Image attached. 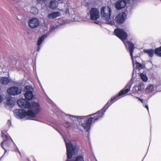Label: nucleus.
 I'll return each instance as SVG.
<instances>
[{"instance_id": "18", "label": "nucleus", "mask_w": 161, "mask_h": 161, "mask_svg": "<svg viewBox=\"0 0 161 161\" xmlns=\"http://www.w3.org/2000/svg\"><path fill=\"white\" fill-rule=\"evenodd\" d=\"M60 15L59 12H56L52 13L49 14L47 16V18L49 19H53L55 18Z\"/></svg>"}, {"instance_id": "15", "label": "nucleus", "mask_w": 161, "mask_h": 161, "mask_svg": "<svg viewBox=\"0 0 161 161\" xmlns=\"http://www.w3.org/2000/svg\"><path fill=\"white\" fill-rule=\"evenodd\" d=\"M126 18V14L124 12L119 14L116 17L115 20L119 23H121L124 22Z\"/></svg>"}, {"instance_id": "34", "label": "nucleus", "mask_w": 161, "mask_h": 161, "mask_svg": "<svg viewBox=\"0 0 161 161\" xmlns=\"http://www.w3.org/2000/svg\"><path fill=\"white\" fill-rule=\"evenodd\" d=\"M7 123L8 125L9 126L11 124V121L9 120H8Z\"/></svg>"}, {"instance_id": "14", "label": "nucleus", "mask_w": 161, "mask_h": 161, "mask_svg": "<svg viewBox=\"0 0 161 161\" xmlns=\"http://www.w3.org/2000/svg\"><path fill=\"white\" fill-rule=\"evenodd\" d=\"M18 105L21 108L28 109L30 106V103L24 99H19L17 101Z\"/></svg>"}, {"instance_id": "28", "label": "nucleus", "mask_w": 161, "mask_h": 161, "mask_svg": "<svg viewBox=\"0 0 161 161\" xmlns=\"http://www.w3.org/2000/svg\"><path fill=\"white\" fill-rule=\"evenodd\" d=\"M17 19L18 20L22 21L24 20V18L23 15H19L17 16Z\"/></svg>"}, {"instance_id": "6", "label": "nucleus", "mask_w": 161, "mask_h": 161, "mask_svg": "<svg viewBox=\"0 0 161 161\" xmlns=\"http://www.w3.org/2000/svg\"><path fill=\"white\" fill-rule=\"evenodd\" d=\"M24 91L25 93L24 96L27 100H30L34 98V95L33 94L34 89L31 86H27L24 87Z\"/></svg>"}, {"instance_id": "2", "label": "nucleus", "mask_w": 161, "mask_h": 161, "mask_svg": "<svg viewBox=\"0 0 161 161\" xmlns=\"http://www.w3.org/2000/svg\"><path fill=\"white\" fill-rule=\"evenodd\" d=\"M114 98L115 96L113 98H112L110 100L108 101L107 104L103 108L97 113L91 115H90L92 117L89 118L85 122L81 124V126H82L86 131L88 132L89 131L92 122L95 121L102 118L103 117L106 110L114 102L118 99L117 98Z\"/></svg>"}, {"instance_id": "38", "label": "nucleus", "mask_w": 161, "mask_h": 161, "mask_svg": "<svg viewBox=\"0 0 161 161\" xmlns=\"http://www.w3.org/2000/svg\"><path fill=\"white\" fill-rule=\"evenodd\" d=\"M17 150L18 151V152L20 154V155H21V153H20L19 152V151L18 150V149H17Z\"/></svg>"}, {"instance_id": "4", "label": "nucleus", "mask_w": 161, "mask_h": 161, "mask_svg": "<svg viewBox=\"0 0 161 161\" xmlns=\"http://www.w3.org/2000/svg\"><path fill=\"white\" fill-rule=\"evenodd\" d=\"M67 150V155L68 159L67 161H84V158L82 156L78 155L71 159L73 155H77L80 151L79 147L75 143L71 142H68L65 141Z\"/></svg>"}, {"instance_id": "39", "label": "nucleus", "mask_w": 161, "mask_h": 161, "mask_svg": "<svg viewBox=\"0 0 161 161\" xmlns=\"http://www.w3.org/2000/svg\"><path fill=\"white\" fill-rule=\"evenodd\" d=\"M95 23L96 24H98V22H95Z\"/></svg>"}, {"instance_id": "16", "label": "nucleus", "mask_w": 161, "mask_h": 161, "mask_svg": "<svg viewBox=\"0 0 161 161\" xmlns=\"http://www.w3.org/2000/svg\"><path fill=\"white\" fill-rule=\"evenodd\" d=\"M131 87V86L130 85H127V86L125 87L127 88L125 89L121 90L120 91L118 95L115 96L114 98H117L118 99V97L119 96L125 95V94L127 93L129 91H130Z\"/></svg>"}, {"instance_id": "24", "label": "nucleus", "mask_w": 161, "mask_h": 161, "mask_svg": "<svg viewBox=\"0 0 161 161\" xmlns=\"http://www.w3.org/2000/svg\"><path fill=\"white\" fill-rule=\"evenodd\" d=\"M140 76L142 81L145 82L147 81L148 77L146 74L144 73H141L140 74Z\"/></svg>"}, {"instance_id": "33", "label": "nucleus", "mask_w": 161, "mask_h": 161, "mask_svg": "<svg viewBox=\"0 0 161 161\" xmlns=\"http://www.w3.org/2000/svg\"><path fill=\"white\" fill-rule=\"evenodd\" d=\"M144 107H145L147 110L149 112V108L148 107L147 104H144Z\"/></svg>"}, {"instance_id": "13", "label": "nucleus", "mask_w": 161, "mask_h": 161, "mask_svg": "<svg viewBox=\"0 0 161 161\" xmlns=\"http://www.w3.org/2000/svg\"><path fill=\"white\" fill-rule=\"evenodd\" d=\"M130 1V0H119L118 1L115 5L116 8L120 10L124 8L126 4Z\"/></svg>"}, {"instance_id": "30", "label": "nucleus", "mask_w": 161, "mask_h": 161, "mask_svg": "<svg viewBox=\"0 0 161 161\" xmlns=\"http://www.w3.org/2000/svg\"><path fill=\"white\" fill-rule=\"evenodd\" d=\"M64 126L67 128L70 127V124L69 122H66Z\"/></svg>"}, {"instance_id": "17", "label": "nucleus", "mask_w": 161, "mask_h": 161, "mask_svg": "<svg viewBox=\"0 0 161 161\" xmlns=\"http://www.w3.org/2000/svg\"><path fill=\"white\" fill-rule=\"evenodd\" d=\"M47 35H44L42 36L39 38L37 43V47L35 48L36 51H39L40 50L41 44L43 41L44 39L47 38Z\"/></svg>"}, {"instance_id": "3", "label": "nucleus", "mask_w": 161, "mask_h": 161, "mask_svg": "<svg viewBox=\"0 0 161 161\" xmlns=\"http://www.w3.org/2000/svg\"><path fill=\"white\" fill-rule=\"evenodd\" d=\"M30 105L29 108H28L29 110L27 112L22 109L14 110V113L15 116L20 119L25 118L27 116L32 118L35 117L40 111V105L38 103L33 102L31 104L30 103Z\"/></svg>"}, {"instance_id": "22", "label": "nucleus", "mask_w": 161, "mask_h": 161, "mask_svg": "<svg viewBox=\"0 0 161 161\" xmlns=\"http://www.w3.org/2000/svg\"><path fill=\"white\" fill-rule=\"evenodd\" d=\"M0 83L3 84H7L9 82V80L7 77H2L0 79Z\"/></svg>"}, {"instance_id": "43", "label": "nucleus", "mask_w": 161, "mask_h": 161, "mask_svg": "<svg viewBox=\"0 0 161 161\" xmlns=\"http://www.w3.org/2000/svg\"><path fill=\"white\" fill-rule=\"evenodd\" d=\"M65 1H66V0H65Z\"/></svg>"}, {"instance_id": "23", "label": "nucleus", "mask_w": 161, "mask_h": 161, "mask_svg": "<svg viewBox=\"0 0 161 161\" xmlns=\"http://www.w3.org/2000/svg\"><path fill=\"white\" fill-rule=\"evenodd\" d=\"M30 12L34 14H37L38 13V10L36 7L34 6H32L31 7L30 10Z\"/></svg>"}, {"instance_id": "8", "label": "nucleus", "mask_w": 161, "mask_h": 161, "mask_svg": "<svg viewBox=\"0 0 161 161\" xmlns=\"http://www.w3.org/2000/svg\"><path fill=\"white\" fill-rule=\"evenodd\" d=\"M7 130H3L1 131L2 133V136L3 139H6V140H5L1 143V146L5 150V152H6V150L5 148L3 147L4 144L5 145L6 147H8L9 145V138L8 134L7 133Z\"/></svg>"}, {"instance_id": "42", "label": "nucleus", "mask_w": 161, "mask_h": 161, "mask_svg": "<svg viewBox=\"0 0 161 161\" xmlns=\"http://www.w3.org/2000/svg\"><path fill=\"white\" fill-rule=\"evenodd\" d=\"M2 158V157L0 159H1Z\"/></svg>"}, {"instance_id": "40", "label": "nucleus", "mask_w": 161, "mask_h": 161, "mask_svg": "<svg viewBox=\"0 0 161 161\" xmlns=\"http://www.w3.org/2000/svg\"><path fill=\"white\" fill-rule=\"evenodd\" d=\"M2 158V157L0 159H1Z\"/></svg>"}, {"instance_id": "25", "label": "nucleus", "mask_w": 161, "mask_h": 161, "mask_svg": "<svg viewBox=\"0 0 161 161\" xmlns=\"http://www.w3.org/2000/svg\"><path fill=\"white\" fill-rule=\"evenodd\" d=\"M7 104L10 107H13L14 105V102L12 100L9 98L7 100Z\"/></svg>"}, {"instance_id": "11", "label": "nucleus", "mask_w": 161, "mask_h": 161, "mask_svg": "<svg viewBox=\"0 0 161 161\" xmlns=\"http://www.w3.org/2000/svg\"><path fill=\"white\" fill-rule=\"evenodd\" d=\"M21 89L17 87H12L7 90V92L10 95L15 96L19 94L21 92Z\"/></svg>"}, {"instance_id": "20", "label": "nucleus", "mask_w": 161, "mask_h": 161, "mask_svg": "<svg viewBox=\"0 0 161 161\" xmlns=\"http://www.w3.org/2000/svg\"><path fill=\"white\" fill-rule=\"evenodd\" d=\"M154 90L153 85L151 84H148L145 89L146 92L147 93H152Z\"/></svg>"}, {"instance_id": "21", "label": "nucleus", "mask_w": 161, "mask_h": 161, "mask_svg": "<svg viewBox=\"0 0 161 161\" xmlns=\"http://www.w3.org/2000/svg\"><path fill=\"white\" fill-rule=\"evenodd\" d=\"M143 51L144 53L147 54L151 57H152L154 54V50L151 49H144Z\"/></svg>"}, {"instance_id": "32", "label": "nucleus", "mask_w": 161, "mask_h": 161, "mask_svg": "<svg viewBox=\"0 0 161 161\" xmlns=\"http://www.w3.org/2000/svg\"><path fill=\"white\" fill-rule=\"evenodd\" d=\"M54 129H55L59 133H60V130L59 128H58L56 126H54L53 127Z\"/></svg>"}, {"instance_id": "1", "label": "nucleus", "mask_w": 161, "mask_h": 161, "mask_svg": "<svg viewBox=\"0 0 161 161\" xmlns=\"http://www.w3.org/2000/svg\"><path fill=\"white\" fill-rule=\"evenodd\" d=\"M114 33L116 36L123 42L126 47L128 48L132 61L133 67H135L136 68L139 69H142L144 67V65L139 63L136 60V58L138 57H133V56L132 53L134 48V44L130 42H125V40L127 36L126 33L123 30L117 29L114 30Z\"/></svg>"}, {"instance_id": "35", "label": "nucleus", "mask_w": 161, "mask_h": 161, "mask_svg": "<svg viewBox=\"0 0 161 161\" xmlns=\"http://www.w3.org/2000/svg\"><path fill=\"white\" fill-rule=\"evenodd\" d=\"M3 100V98L2 96L0 95V103H1Z\"/></svg>"}, {"instance_id": "9", "label": "nucleus", "mask_w": 161, "mask_h": 161, "mask_svg": "<svg viewBox=\"0 0 161 161\" xmlns=\"http://www.w3.org/2000/svg\"><path fill=\"white\" fill-rule=\"evenodd\" d=\"M100 13L98 10L95 8H93L90 12V18L91 19L95 20L100 17Z\"/></svg>"}, {"instance_id": "41", "label": "nucleus", "mask_w": 161, "mask_h": 161, "mask_svg": "<svg viewBox=\"0 0 161 161\" xmlns=\"http://www.w3.org/2000/svg\"><path fill=\"white\" fill-rule=\"evenodd\" d=\"M2 158V157L0 159H1Z\"/></svg>"}, {"instance_id": "36", "label": "nucleus", "mask_w": 161, "mask_h": 161, "mask_svg": "<svg viewBox=\"0 0 161 161\" xmlns=\"http://www.w3.org/2000/svg\"><path fill=\"white\" fill-rule=\"evenodd\" d=\"M114 21H112L110 22H108V23L110 24V25H112L113 24H114Z\"/></svg>"}, {"instance_id": "7", "label": "nucleus", "mask_w": 161, "mask_h": 161, "mask_svg": "<svg viewBox=\"0 0 161 161\" xmlns=\"http://www.w3.org/2000/svg\"><path fill=\"white\" fill-rule=\"evenodd\" d=\"M111 10L108 7H103L101 9V14L102 17L106 20H108L111 15Z\"/></svg>"}, {"instance_id": "27", "label": "nucleus", "mask_w": 161, "mask_h": 161, "mask_svg": "<svg viewBox=\"0 0 161 161\" xmlns=\"http://www.w3.org/2000/svg\"><path fill=\"white\" fill-rule=\"evenodd\" d=\"M50 8L52 9L55 8L57 6L55 3V2L54 1H51L50 2Z\"/></svg>"}, {"instance_id": "5", "label": "nucleus", "mask_w": 161, "mask_h": 161, "mask_svg": "<svg viewBox=\"0 0 161 161\" xmlns=\"http://www.w3.org/2000/svg\"><path fill=\"white\" fill-rule=\"evenodd\" d=\"M145 86V83L142 82L137 84L133 87L131 91V93H130V95L135 97L139 92H143Z\"/></svg>"}, {"instance_id": "29", "label": "nucleus", "mask_w": 161, "mask_h": 161, "mask_svg": "<svg viewBox=\"0 0 161 161\" xmlns=\"http://www.w3.org/2000/svg\"><path fill=\"white\" fill-rule=\"evenodd\" d=\"M69 15L70 16L71 18V19L72 21H75V15L74 14H73L71 15L69 14Z\"/></svg>"}, {"instance_id": "10", "label": "nucleus", "mask_w": 161, "mask_h": 161, "mask_svg": "<svg viewBox=\"0 0 161 161\" xmlns=\"http://www.w3.org/2000/svg\"><path fill=\"white\" fill-rule=\"evenodd\" d=\"M40 24L39 19L36 18H33L30 19L28 22L29 26L32 29L37 27Z\"/></svg>"}, {"instance_id": "26", "label": "nucleus", "mask_w": 161, "mask_h": 161, "mask_svg": "<svg viewBox=\"0 0 161 161\" xmlns=\"http://www.w3.org/2000/svg\"><path fill=\"white\" fill-rule=\"evenodd\" d=\"M154 52L157 56L161 57V46L156 49Z\"/></svg>"}, {"instance_id": "19", "label": "nucleus", "mask_w": 161, "mask_h": 161, "mask_svg": "<svg viewBox=\"0 0 161 161\" xmlns=\"http://www.w3.org/2000/svg\"><path fill=\"white\" fill-rule=\"evenodd\" d=\"M69 6L68 5H66L65 6V8L62 10L61 12V14H62L63 16V17H67L69 15V13L68 12Z\"/></svg>"}, {"instance_id": "12", "label": "nucleus", "mask_w": 161, "mask_h": 161, "mask_svg": "<svg viewBox=\"0 0 161 161\" xmlns=\"http://www.w3.org/2000/svg\"><path fill=\"white\" fill-rule=\"evenodd\" d=\"M61 116H66L67 118L70 119L73 121L77 120L78 122L80 121L82 119L86 118L85 116H74L69 114H67L61 112Z\"/></svg>"}, {"instance_id": "31", "label": "nucleus", "mask_w": 161, "mask_h": 161, "mask_svg": "<svg viewBox=\"0 0 161 161\" xmlns=\"http://www.w3.org/2000/svg\"><path fill=\"white\" fill-rule=\"evenodd\" d=\"M36 1L39 3H42L44 1V0H36Z\"/></svg>"}, {"instance_id": "37", "label": "nucleus", "mask_w": 161, "mask_h": 161, "mask_svg": "<svg viewBox=\"0 0 161 161\" xmlns=\"http://www.w3.org/2000/svg\"><path fill=\"white\" fill-rule=\"evenodd\" d=\"M138 99L142 103H143L144 102V101L142 99L140 98H139Z\"/></svg>"}]
</instances>
